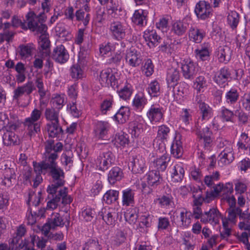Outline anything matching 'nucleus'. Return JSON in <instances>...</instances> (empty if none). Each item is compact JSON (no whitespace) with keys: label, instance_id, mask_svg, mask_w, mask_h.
<instances>
[{"label":"nucleus","instance_id":"nucleus-1","mask_svg":"<svg viewBox=\"0 0 250 250\" xmlns=\"http://www.w3.org/2000/svg\"><path fill=\"white\" fill-rule=\"evenodd\" d=\"M50 160L48 169L50 170L51 174L53 178V183L48 187L47 192L50 194L53 195L57 191L59 192V195L63 198V202L70 203L72 202L71 198L67 196V188L62 187L64 184V173L63 170L57 165L56 156L53 155L49 158Z\"/></svg>","mask_w":250,"mask_h":250},{"label":"nucleus","instance_id":"nucleus-2","mask_svg":"<svg viewBox=\"0 0 250 250\" xmlns=\"http://www.w3.org/2000/svg\"><path fill=\"white\" fill-rule=\"evenodd\" d=\"M42 115L41 110L35 108L31 112L30 116L26 118L24 125L30 136L40 131L41 124L39 122Z\"/></svg>","mask_w":250,"mask_h":250},{"label":"nucleus","instance_id":"nucleus-3","mask_svg":"<svg viewBox=\"0 0 250 250\" xmlns=\"http://www.w3.org/2000/svg\"><path fill=\"white\" fill-rule=\"evenodd\" d=\"M160 173L156 170H152L147 172L144 176V180L146 181V184L143 182L141 185L142 191L145 193H150L152 192V189L149 187H155L160 184Z\"/></svg>","mask_w":250,"mask_h":250},{"label":"nucleus","instance_id":"nucleus-4","mask_svg":"<svg viewBox=\"0 0 250 250\" xmlns=\"http://www.w3.org/2000/svg\"><path fill=\"white\" fill-rule=\"evenodd\" d=\"M205 96L200 94L195 97L194 103L198 105L202 119L208 120L212 115V109L208 104L205 103Z\"/></svg>","mask_w":250,"mask_h":250},{"label":"nucleus","instance_id":"nucleus-5","mask_svg":"<svg viewBox=\"0 0 250 250\" xmlns=\"http://www.w3.org/2000/svg\"><path fill=\"white\" fill-rule=\"evenodd\" d=\"M165 111L159 105H152L146 113V116L152 124L162 122L164 120Z\"/></svg>","mask_w":250,"mask_h":250},{"label":"nucleus","instance_id":"nucleus-6","mask_svg":"<svg viewBox=\"0 0 250 250\" xmlns=\"http://www.w3.org/2000/svg\"><path fill=\"white\" fill-rule=\"evenodd\" d=\"M194 11L198 18L205 20L209 17L212 9L208 2L201 0L196 4Z\"/></svg>","mask_w":250,"mask_h":250},{"label":"nucleus","instance_id":"nucleus-7","mask_svg":"<svg viewBox=\"0 0 250 250\" xmlns=\"http://www.w3.org/2000/svg\"><path fill=\"white\" fill-rule=\"evenodd\" d=\"M125 60L130 66L137 67L142 63V58L139 52L135 49H130L126 51Z\"/></svg>","mask_w":250,"mask_h":250},{"label":"nucleus","instance_id":"nucleus-8","mask_svg":"<svg viewBox=\"0 0 250 250\" xmlns=\"http://www.w3.org/2000/svg\"><path fill=\"white\" fill-rule=\"evenodd\" d=\"M183 75L185 79H192L198 71L197 65L192 61L187 60H184L181 66Z\"/></svg>","mask_w":250,"mask_h":250},{"label":"nucleus","instance_id":"nucleus-9","mask_svg":"<svg viewBox=\"0 0 250 250\" xmlns=\"http://www.w3.org/2000/svg\"><path fill=\"white\" fill-rule=\"evenodd\" d=\"M63 145L61 143H57L55 145L53 143L48 141L45 145V152L44 153V156L45 157L46 160H50L49 157L54 155L56 156V160L58 157L57 154L58 152H59L62 150Z\"/></svg>","mask_w":250,"mask_h":250},{"label":"nucleus","instance_id":"nucleus-10","mask_svg":"<svg viewBox=\"0 0 250 250\" xmlns=\"http://www.w3.org/2000/svg\"><path fill=\"white\" fill-rule=\"evenodd\" d=\"M221 217L219 211L215 208H212L208 211H206L202 216L201 222L204 223H209L217 224L219 223Z\"/></svg>","mask_w":250,"mask_h":250},{"label":"nucleus","instance_id":"nucleus-11","mask_svg":"<svg viewBox=\"0 0 250 250\" xmlns=\"http://www.w3.org/2000/svg\"><path fill=\"white\" fill-rule=\"evenodd\" d=\"M52 57L57 62L64 63L68 60L69 55L64 46L61 44L54 49Z\"/></svg>","mask_w":250,"mask_h":250},{"label":"nucleus","instance_id":"nucleus-12","mask_svg":"<svg viewBox=\"0 0 250 250\" xmlns=\"http://www.w3.org/2000/svg\"><path fill=\"white\" fill-rule=\"evenodd\" d=\"M132 171L135 173H142L146 169L145 160L142 156L133 157L128 165Z\"/></svg>","mask_w":250,"mask_h":250},{"label":"nucleus","instance_id":"nucleus-13","mask_svg":"<svg viewBox=\"0 0 250 250\" xmlns=\"http://www.w3.org/2000/svg\"><path fill=\"white\" fill-rule=\"evenodd\" d=\"M171 153L176 158H179L183 155V148L182 135L179 133H175L174 140L171 146Z\"/></svg>","mask_w":250,"mask_h":250},{"label":"nucleus","instance_id":"nucleus-14","mask_svg":"<svg viewBox=\"0 0 250 250\" xmlns=\"http://www.w3.org/2000/svg\"><path fill=\"white\" fill-rule=\"evenodd\" d=\"M26 23L28 25V28L34 31L36 30L38 23L40 22H43L46 19L44 14H41L39 17H36L35 13L33 12H29L26 16Z\"/></svg>","mask_w":250,"mask_h":250},{"label":"nucleus","instance_id":"nucleus-15","mask_svg":"<svg viewBox=\"0 0 250 250\" xmlns=\"http://www.w3.org/2000/svg\"><path fill=\"white\" fill-rule=\"evenodd\" d=\"M144 38L147 45L150 47H154L160 42L161 38L158 36L155 30H147L144 32Z\"/></svg>","mask_w":250,"mask_h":250},{"label":"nucleus","instance_id":"nucleus-16","mask_svg":"<svg viewBox=\"0 0 250 250\" xmlns=\"http://www.w3.org/2000/svg\"><path fill=\"white\" fill-rule=\"evenodd\" d=\"M125 27L119 21H113L110 24L111 35L113 38L118 41L125 37Z\"/></svg>","mask_w":250,"mask_h":250},{"label":"nucleus","instance_id":"nucleus-17","mask_svg":"<svg viewBox=\"0 0 250 250\" xmlns=\"http://www.w3.org/2000/svg\"><path fill=\"white\" fill-rule=\"evenodd\" d=\"M233 154L232 147H229L228 149H223L218 156V165L223 167L231 163L234 158Z\"/></svg>","mask_w":250,"mask_h":250},{"label":"nucleus","instance_id":"nucleus-18","mask_svg":"<svg viewBox=\"0 0 250 250\" xmlns=\"http://www.w3.org/2000/svg\"><path fill=\"white\" fill-rule=\"evenodd\" d=\"M190 21L188 18H185L182 21H177L173 22L172 30L175 34L181 36L186 32Z\"/></svg>","mask_w":250,"mask_h":250},{"label":"nucleus","instance_id":"nucleus-19","mask_svg":"<svg viewBox=\"0 0 250 250\" xmlns=\"http://www.w3.org/2000/svg\"><path fill=\"white\" fill-rule=\"evenodd\" d=\"M232 50L228 46H220L216 52V55L220 62L227 63L231 59Z\"/></svg>","mask_w":250,"mask_h":250},{"label":"nucleus","instance_id":"nucleus-20","mask_svg":"<svg viewBox=\"0 0 250 250\" xmlns=\"http://www.w3.org/2000/svg\"><path fill=\"white\" fill-rule=\"evenodd\" d=\"M170 173L172 182L174 183L181 182L185 175L184 165L182 163L175 165L170 171Z\"/></svg>","mask_w":250,"mask_h":250},{"label":"nucleus","instance_id":"nucleus-21","mask_svg":"<svg viewBox=\"0 0 250 250\" xmlns=\"http://www.w3.org/2000/svg\"><path fill=\"white\" fill-rule=\"evenodd\" d=\"M206 35V31L203 28L191 26L189 30L188 36L190 41L200 43Z\"/></svg>","mask_w":250,"mask_h":250},{"label":"nucleus","instance_id":"nucleus-22","mask_svg":"<svg viewBox=\"0 0 250 250\" xmlns=\"http://www.w3.org/2000/svg\"><path fill=\"white\" fill-rule=\"evenodd\" d=\"M211 51L210 45L208 42H204L195 50L196 57L202 61L207 60Z\"/></svg>","mask_w":250,"mask_h":250},{"label":"nucleus","instance_id":"nucleus-23","mask_svg":"<svg viewBox=\"0 0 250 250\" xmlns=\"http://www.w3.org/2000/svg\"><path fill=\"white\" fill-rule=\"evenodd\" d=\"M230 72L227 67L221 68L215 75L214 81L220 86H222L230 78Z\"/></svg>","mask_w":250,"mask_h":250},{"label":"nucleus","instance_id":"nucleus-24","mask_svg":"<svg viewBox=\"0 0 250 250\" xmlns=\"http://www.w3.org/2000/svg\"><path fill=\"white\" fill-rule=\"evenodd\" d=\"M227 212L228 216L227 217L222 218V223L233 226L237 222V216H239V213L241 212V208H229Z\"/></svg>","mask_w":250,"mask_h":250},{"label":"nucleus","instance_id":"nucleus-25","mask_svg":"<svg viewBox=\"0 0 250 250\" xmlns=\"http://www.w3.org/2000/svg\"><path fill=\"white\" fill-rule=\"evenodd\" d=\"M147 13L146 10L138 9L135 11L132 18V22L140 26H144L147 22Z\"/></svg>","mask_w":250,"mask_h":250},{"label":"nucleus","instance_id":"nucleus-26","mask_svg":"<svg viewBox=\"0 0 250 250\" xmlns=\"http://www.w3.org/2000/svg\"><path fill=\"white\" fill-rule=\"evenodd\" d=\"M86 64L85 61H83L79 59L78 63L73 65L70 69V76L74 80H79L84 76L83 70L81 66Z\"/></svg>","mask_w":250,"mask_h":250},{"label":"nucleus","instance_id":"nucleus-27","mask_svg":"<svg viewBox=\"0 0 250 250\" xmlns=\"http://www.w3.org/2000/svg\"><path fill=\"white\" fill-rule=\"evenodd\" d=\"M197 134L201 140H203L204 147L207 149L209 148L212 142L211 138L212 133L209 127L206 126L202 131L197 132Z\"/></svg>","mask_w":250,"mask_h":250},{"label":"nucleus","instance_id":"nucleus-28","mask_svg":"<svg viewBox=\"0 0 250 250\" xmlns=\"http://www.w3.org/2000/svg\"><path fill=\"white\" fill-rule=\"evenodd\" d=\"M129 128L132 137L138 138L144 131L143 123L141 121H133L129 123Z\"/></svg>","mask_w":250,"mask_h":250},{"label":"nucleus","instance_id":"nucleus-29","mask_svg":"<svg viewBox=\"0 0 250 250\" xmlns=\"http://www.w3.org/2000/svg\"><path fill=\"white\" fill-rule=\"evenodd\" d=\"M170 161L168 154L165 153L154 161L155 167L159 171H164L168 166Z\"/></svg>","mask_w":250,"mask_h":250},{"label":"nucleus","instance_id":"nucleus-30","mask_svg":"<svg viewBox=\"0 0 250 250\" xmlns=\"http://www.w3.org/2000/svg\"><path fill=\"white\" fill-rule=\"evenodd\" d=\"M147 103V100L143 93L135 95L132 102V105L136 110L141 111Z\"/></svg>","mask_w":250,"mask_h":250},{"label":"nucleus","instance_id":"nucleus-31","mask_svg":"<svg viewBox=\"0 0 250 250\" xmlns=\"http://www.w3.org/2000/svg\"><path fill=\"white\" fill-rule=\"evenodd\" d=\"M218 116L223 122H234L235 114L233 111L225 106H222L221 108Z\"/></svg>","mask_w":250,"mask_h":250},{"label":"nucleus","instance_id":"nucleus-32","mask_svg":"<svg viewBox=\"0 0 250 250\" xmlns=\"http://www.w3.org/2000/svg\"><path fill=\"white\" fill-rule=\"evenodd\" d=\"M170 129L168 126L162 125L158 126L156 138L162 142H167L169 137Z\"/></svg>","mask_w":250,"mask_h":250},{"label":"nucleus","instance_id":"nucleus-33","mask_svg":"<svg viewBox=\"0 0 250 250\" xmlns=\"http://www.w3.org/2000/svg\"><path fill=\"white\" fill-rule=\"evenodd\" d=\"M73 154L71 150L64 151L61 156V162L66 170H68L73 165Z\"/></svg>","mask_w":250,"mask_h":250},{"label":"nucleus","instance_id":"nucleus-34","mask_svg":"<svg viewBox=\"0 0 250 250\" xmlns=\"http://www.w3.org/2000/svg\"><path fill=\"white\" fill-rule=\"evenodd\" d=\"M134 192L128 188L123 191L122 203L124 206H132L134 204Z\"/></svg>","mask_w":250,"mask_h":250},{"label":"nucleus","instance_id":"nucleus-35","mask_svg":"<svg viewBox=\"0 0 250 250\" xmlns=\"http://www.w3.org/2000/svg\"><path fill=\"white\" fill-rule=\"evenodd\" d=\"M180 78L179 71L177 68L171 67L168 68L167 74V81L168 84L175 85L179 81Z\"/></svg>","mask_w":250,"mask_h":250},{"label":"nucleus","instance_id":"nucleus-36","mask_svg":"<svg viewBox=\"0 0 250 250\" xmlns=\"http://www.w3.org/2000/svg\"><path fill=\"white\" fill-rule=\"evenodd\" d=\"M3 182L4 185L10 187L15 180V172L13 168H6L2 171Z\"/></svg>","mask_w":250,"mask_h":250},{"label":"nucleus","instance_id":"nucleus-37","mask_svg":"<svg viewBox=\"0 0 250 250\" xmlns=\"http://www.w3.org/2000/svg\"><path fill=\"white\" fill-rule=\"evenodd\" d=\"M239 93L237 89L231 88L225 94L226 102L229 105L234 104L237 102Z\"/></svg>","mask_w":250,"mask_h":250},{"label":"nucleus","instance_id":"nucleus-38","mask_svg":"<svg viewBox=\"0 0 250 250\" xmlns=\"http://www.w3.org/2000/svg\"><path fill=\"white\" fill-rule=\"evenodd\" d=\"M128 140L126 135L122 131L116 133L112 137L111 142L114 146L118 147L124 146L128 143Z\"/></svg>","mask_w":250,"mask_h":250},{"label":"nucleus","instance_id":"nucleus-39","mask_svg":"<svg viewBox=\"0 0 250 250\" xmlns=\"http://www.w3.org/2000/svg\"><path fill=\"white\" fill-rule=\"evenodd\" d=\"M147 91L148 94L153 97L159 96L161 94V87L157 80H153L148 84Z\"/></svg>","mask_w":250,"mask_h":250},{"label":"nucleus","instance_id":"nucleus-40","mask_svg":"<svg viewBox=\"0 0 250 250\" xmlns=\"http://www.w3.org/2000/svg\"><path fill=\"white\" fill-rule=\"evenodd\" d=\"M15 70L17 73L16 75V81L18 83H22L25 80L26 68L23 63L19 62L15 66Z\"/></svg>","mask_w":250,"mask_h":250},{"label":"nucleus","instance_id":"nucleus-41","mask_svg":"<svg viewBox=\"0 0 250 250\" xmlns=\"http://www.w3.org/2000/svg\"><path fill=\"white\" fill-rule=\"evenodd\" d=\"M128 109L125 107H122L113 117V120L119 124L125 122L128 116Z\"/></svg>","mask_w":250,"mask_h":250},{"label":"nucleus","instance_id":"nucleus-42","mask_svg":"<svg viewBox=\"0 0 250 250\" xmlns=\"http://www.w3.org/2000/svg\"><path fill=\"white\" fill-rule=\"evenodd\" d=\"M133 87L129 83H126L119 90H117L120 98L124 100L129 99L133 93Z\"/></svg>","mask_w":250,"mask_h":250},{"label":"nucleus","instance_id":"nucleus-43","mask_svg":"<svg viewBox=\"0 0 250 250\" xmlns=\"http://www.w3.org/2000/svg\"><path fill=\"white\" fill-rule=\"evenodd\" d=\"M220 174L218 171H216L206 175L204 178L205 185L209 188H212L215 185L214 183L220 179Z\"/></svg>","mask_w":250,"mask_h":250},{"label":"nucleus","instance_id":"nucleus-44","mask_svg":"<svg viewBox=\"0 0 250 250\" xmlns=\"http://www.w3.org/2000/svg\"><path fill=\"white\" fill-rule=\"evenodd\" d=\"M108 126V123L103 122L99 123L97 125V128L95 130L96 137L99 139H104V137L107 134V128Z\"/></svg>","mask_w":250,"mask_h":250},{"label":"nucleus","instance_id":"nucleus-45","mask_svg":"<svg viewBox=\"0 0 250 250\" xmlns=\"http://www.w3.org/2000/svg\"><path fill=\"white\" fill-rule=\"evenodd\" d=\"M46 129L48 135L51 137H55L62 131V128L59 122H50L47 124Z\"/></svg>","mask_w":250,"mask_h":250},{"label":"nucleus","instance_id":"nucleus-46","mask_svg":"<svg viewBox=\"0 0 250 250\" xmlns=\"http://www.w3.org/2000/svg\"><path fill=\"white\" fill-rule=\"evenodd\" d=\"M49 162L45 160V157L43 155V161L41 163L33 162L34 171L36 174H45L48 170Z\"/></svg>","mask_w":250,"mask_h":250},{"label":"nucleus","instance_id":"nucleus-47","mask_svg":"<svg viewBox=\"0 0 250 250\" xmlns=\"http://www.w3.org/2000/svg\"><path fill=\"white\" fill-rule=\"evenodd\" d=\"M35 48L33 44H27L20 47L19 53L22 59H25L31 56Z\"/></svg>","mask_w":250,"mask_h":250},{"label":"nucleus","instance_id":"nucleus-48","mask_svg":"<svg viewBox=\"0 0 250 250\" xmlns=\"http://www.w3.org/2000/svg\"><path fill=\"white\" fill-rule=\"evenodd\" d=\"M109 160V153L108 152L104 153L100 156L97 162L100 170L105 171L108 169Z\"/></svg>","mask_w":250,"mask_h":250},{"label":"nucleus","instance_id":"nucleus-49","mask_svg":"<svg viewBox=\"0 0 250 250\" xmlns=\"http://www.w3.org/2000/svg\"><path fill=\"white\" fill-rule=\"evenodd\" d=\"M55 31L59 37L63 38L62 41H68L72 38L70 33L66 30L62 24L57 25L55 28Z\"/></svg>","mask_w":250,"mask_h":250},{"label":"nucleus","instance_id":"nucleus-50","mask_svg":"<svg viewBox=\"0 0 250 250\" xmlns=\"http://www.w3.org/2000/svg\"><path fill=\"white\" fill-rule=\"evenodd\" d=\"M190 190L192 193V197L194 198L193 204L196 205H201V197L203 193L204 188L199 187H193L190 188Z\"/></svg>","mask_w":250,"mask_h":250},{"label":"nucleus","instance_id":"nucleus-51","mask_svg":"<svg viewBox=\"0 0 250 250\" xmlns=\"http://www.w3.org/2000/svg\"><path fill=\"white\" fill-rule=\"evenodd\" d=\"M123 177V171L119 167H114L110 170V184L120 181Z\"/></svg>","mask_w":250,"mask_h":250},{"label":"nucleus","instance_id":"nucleus-52","mask_svg":"<svg viewBox=\"0 0 250 250\" xmlns=\"http://www.w3.org/2000/svg\"><path fill=\"white\" fill-rule=\"evenodd\" d=\"M191 212L186 209H183L180 213V218L181 225L184 227H187L191 223Z\"/></svg>","mask_w":250,"mask_h":250},{"label":"nucleus","instance_id":"nucleus-53","mask_svg":"<svg viewBox=\"0 0 250 250\" xmlns=\"http://www.w3.org/2000/svg\"><path fill=\"white\" fill-rule=\"evenodd\" d=\"M3 143L7 146L13 145L17 143L18 137L12 131H7L3 136Z\"/></svg>","mask_w":250,"mask_h":250},{"label":"nucleus","instance_id":"nucleus-54","mask_svg":"<svg viewBox=\"0 0 250 250\" xmlns=\"http://www.w3.org/2000/svg\"><path fill=\"white\" fill-rule=\"evenodd\" d=\"M228 23L232 29H235L239 22V15L236 11H231L228 15Z\"/></svg>","mask_w":250,"mask_h":250},{"label":"nucleus","instance_id":"nucleus-55","mask_svg":"<svg viewBox=\"0 0 250 250\" xmlns=\"http://www.w3.org/2000/svg\"><path fill=\"white\" fill-rule=\"evenodd\" d=\"M156 204H158L162 208H168L172 206L173 201L171 196L163 195L159 197L155 200Z\"/></svg>","mask_w":250,"mask_h":250},{"label":"nucleus","instance_id":"nucleus-56","mask_svg":"<svg viewBox=\"0 0 250 250\" xmlns=\"http://www.w3.org/2000/svg\"><path fill=\"white\" fill-rule=\"evenodd\" d=\"M15 125L10 123L7 114L1 112L0 113V130L4 128L12 129H15Z\"/></svg>","mask_w":250,"mask_h":250},{"label":"nucleus","instance_id":"nucleus-57","mask_svg":"<svg viewBox=\"0 0 250 250\" xmlns=\"http://www.w3.org/2000/svg\"><path fill=\"white\" fill-rule=\"evenodd\" d=\"M125 217L126 220L128 221L129 224H135L138 217V209L136 208H133L129 209L125 213Z\"/></svg>","mask_w":250,"mask_h":250},{"label":"nucleus","instance_id":"nucleus-58","mask_svg":"<svg viewBox=\"0 0 250 250\" xmlns=\"http://www.w3.org/2000/svg\"><path fill=\"white\" fill-rule=\"evenodd\" d=\"M142 70L146 77H149L152 75L154 72V65L150 59H148L145 60L142 66Z\"/></svg>","mask_w":250,"mask_h":250},{"label":"nucleus","instance_id":"nucleus-59","mask_svg":"<svg viewBox=\"0 0 250 250\" xmlns=\"http://www.w3.org/2000/svg\"><path fill=\"white\" fill-rule=\"evenodd\" d=\"M102 247L99 242L94 239H89L85 242L83 250H101Z\"/></svg>","mask_w":250,"mask_h":250},{"label":"nucleus","instance_id":"nucleus-60","mask_svg":"<svg viewBox=\"0 0 250 250\" xmlns=\"http://www.w3.org/2000/svg\"><path fill=\"white\" fill-rule=\"evenodd\" d=\"M48 221L53 227L62 226L64 225L63 221L58 213H52Z\"/></svg>","mask_w":250,"mask_h":250},{"label":"nucleus","instance_id":"nucleus-61","mask_svg":"<svg viewBox=\"0 0 250 250\" xmlns=\"http://www.w3.org/2000/svg\"><path fill=\"white\" fill-rule=\"evenodd\" d=\"M59 113L54 108H47L45 112L46 119L50 122H59Z\"/></svg>","mask_w":250,"mask_h":250},{"label":"nucleus","instance_id":"nucleus-62","mask_svg":"<svg viewBox=\"0 0 250 250\" xmlns=\"http://www.w3.org/2000/svg\"><path fill=\"white\" fill-rule=\"evenodd\" d=\"M248 136L245 133H242L239 141L237 143V146L239 149L248 150L249 146Z\"/></svg>","mask_w":250,"mask_h":250},{"label":"nucleus","instance_id":"nucleus-63","mask_svg":"<svg viewBox=\"0 0 250 250\" xmlns=\"http://www.w3.org/2000/svg\"><path fill=\"white\" fill-rule=\"evenodd\" d=\"M194 86L198 91H200L202 88L207 86V82L205 77L203 76H199L196 78L194 83Z\"/></svg>","mask_w":250,"mask_h":250},{"label":"nucleus","instance_id":"nucleus-64","mask_svg":"<svg viewBox=\"0 0 250 250\" xmlns=\"http://www.w3.org/2000/svg\"><path fill=\"white\" fill-rule=\"evenodd\" d=\"M156 27L161 30L162 32H167L168 29V19L166 18H162L156 23Z\"/></svg>","mask_w":250,"mask_h":250}]
</instances>
